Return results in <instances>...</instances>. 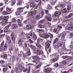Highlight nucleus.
<instances>
[{
    "label": "nucleus",
    "mask_w": 73,
    "mask_h": 73,
    "mask_svg": "<svg viewBox=\"0 0 73 73\" xmlns=\"http://www.w3.org/2000/svg\"><path fill=\"white\" fill-rule=\"evenodd\" d=\"M61 14V12L60 11H56L55 13L54 14V20L55 21H57V20H58V18L59 17V15H60Z\"/></svg>",
    "instance_id": "nucleus-1"
},
{
    "label": "nucleus",
    "mask_w": 73,
    "mask_h": 73,
    "mask_svg": "<svg viewBox=\"0 0 73 73\" xmlns=\"http://www.w3.org/2000/svg\"><path fill=\"white\" fill-rule=\"evenodd\" d=\"M31 12L29 13V14L30 16H33L35 13H36L38 11L37 10H35V8L33 7L31 9L30 11Z\"/></svg>",
    "instance_id": "nucleus-2"
},
{
    "label": "nucleus",
    "mask_w": 73,
    "mask_h": 73,
    "mask_svg": "<svg viewBox=\"0 0 73 73\" xmlns=\"http://www.w3.org/2000/svg\"><path fill=\"white\" fill-rule=\"evenodd\" d=\"M64 7V5L63 4L58 5L55 7V9L57 10L62 9Z\"/></svg>",
    "instance_id": "nucleus-3"
},
{
    "label": "nucleus",
    "mask_w": 73,
    "mask_h": 73,
    "mask_svg": "<svg viewBox=\"0 0 73 73\" xmlns=\"http://www.w3.org/2000/svg\"><path fill=\"white\" fill-rule=\"evenodd\" d=\"M57 55L56 54V57L54 59H52L50 60L51 62H54L56 61H57L58 60V53H56Z\"/></svg>",
    "instance_id": "nucleus-4"
},
{
    "label": "nucleus",
    "mask_w": 73,
    "mask_h": 73,
    "mask_svg": "<svg viewBox=\"0 0 73 73\" xmlns=\"http://www.w3.org/2000/svg\"><path fill=\"white\" fill-rule=\"evenodd\" d=\"M39 36L40 37L44 38H49V37H50L49 35H48L47 34H45L44 35L40 34Z\"/></svg>",
    "instance_id": "nucleus-5"
},
{
    "label": "nucleus",
    "mask_w": 73,
    "mask_h": 73,
    "mask_svg": "<svg viewBox=\"0 0 73 73\" xmlns=\"http://www.w3.org/2000/svg\"><path fill=\"white\" fill-rule=\"evenodd\" d=\"M52 70V68H47L44 70L43 71L46 73H50Z\"/></svg>",
    "instance_id": "nucleus-6"
},
{
    "label": "nucleus",
    "mask_w": 73,
    "mask_h": 73,
    "mask_svg": "<svg viewBox=\"0 0 73 73\" xmlns=\"http://www.w3.org/2000/svg\"><path fill=\"white\" fill-rule=\"evenodd\" d=\"M33 58L34 59H35V60H36V61L34 60L33 62H35V63H36V64H38V62H37V60H40V58H39L38 56H33Z\"/></svg>",
    "instance_id": "nucleus-7"
},
{
    "label": "nucleus",
    "mask_w": 73,
    "mask_h": 73,
    "mask_svg": "<svg viewBox=\"0 0 73 73\" xmlns=\"http://www.w3.org/2000/svg\"><path fill=\"white\" fill-rule=\"evenodd\" d=\"M7 49V44H6L5 46H4V47L1 50L3 51H6Z\"/></svg>",
    "instance_id": "nucleus-8"
},
{
    "label": "nucleus",
    "mask_w": 73,
    "mask_h": 73,
    "mask_svg": "<svg viewBox=\"0 0 73 73\" xmlns=\"http://www.w3.org/2000/svg\"><path fill=\"white\" fill-rule=\"evenodd\" d=\"M43 39L40 38H38L37 40V44H40V41H42Z\"/></svg>",
    "instance_id": "nucleus-9"
},
{
    "label": "nucleus",
    "mask_w": 73,
    "mask_h": 73,
    "mask_svg": "<svg viewBox=\"0 0 73 73\" xmlns=\"http://www.w3.org/2000/svg\"><path fill=\"white\" fill-rule=\"evenodd\" d=\"M23 9V7H20L18 8V11L20 12H23V10H22Z\"/></svg>",
    "instance_id": "nucleus-10"
},
{
    "label": "nucleus",
    "mask_w": 73,
    "mask_h": 73,
    "mask_svg": "<svg viewBox=\"0 0 73 73\" xmlns=\"http://www.w3.org/2000/svg\"><path fill=\"white\" fill-rule=\"evenodd\" d=\"M32 26L31 25H28L26 27L27 29H32Z\"/></svg>",
    "instance_id": "nucleus-11"
},
{
    "label": "nucleus",
    "mask_w": 73,
    "mask_h": 73,
    "mask_svg": "<svg viewBox=\"0 0 73 73\" xmlns=\"http://www.w3.org/2000/svg\"><path fill=\"white\" fill-rule=\"evenodd\" d=\"M31 6L30 7L31 8L32 7H35L36 5L35 4V3L33 2V1H32V2L30 3Z\"/></svg>",
    "instance_id": "nucleus-12"
},
{
    "label": "nucleus",
    "mask_w": 73,
    "mask_h": 73,
    "mask_svg": "<svg viewBox=\"0 0 73 73\" xmlns=\"http://www.w3.org/2000/svg\"><path fill=\"white\" fill-rule=\"evenodd\" d=\"M13 27L14 29H16V28H18V26L16 24H13Z\"/></svg>",
    "instance_id": "nucleus-13"
},
{
    "label": "nucleus",
    "mask_w": 73,
    "mask_h": 73,
    "mask_svg": "<svg viewBox=\"0 0 73 73\" xmlns=\"http://www.w3.org/2000/svg\"><path fill=\"white\" fill-rule=\"evenodd\" d=\"M46 42L47 43H46V48H49V46H50V43H48V40H47V42Z\"/></svg>",
    "instance_id": "nucleus-14"
},
{
    "label": "nucleus",
    "mask_w": 73,
    "mask_h": 73,
    "mask_svg": "<svg viewBox=\"0 0 73 73\" xmlns=\"http://www.w3.org/2000/svg\"><path fill=\"white\" fill-rule=\"evenodd\" d=\"M36 46L38 47V48H40V49H43V47L42 46H41V45L39 44H36Z\"/></svg>",
    "instance_id": "nucleus-15"
},
{
    "label": "nucleus",
    "mask_w": 73,
    "mask_h": 73,
    "mask_svg": "<svg viewBox=\"0 0 73 73\" xmlns=\"http://www.w3.org/2000/svg\"><path fill=\"white\" fill-rule=\"evenodd\" d=\"M37 38V37L35 34H34L33 35V39L34 40H36Z\"/></svg>",
    "instance_id": "nucleus-16"
},
{
    "label": "nucleus",
    "mask_w": 73,
    "mask_h": 73,
    "mask_svg": "<svg viewBox=\"0 0 73 73\" xmlns=\"http://www.w3.org/2000/svg\"><path fill=\"white\" fill-rule=\"evenodd\" d=\"M44 11H42L41 12L40 14V17H41V18H42V17H43V16H44Z\"/></svg>",
    "instance_id": "nucleus-17"
},
{
    "label": "nucleus",
    "mask_w": 73,
    "mask_h": 73,
    "mask_svg": "<svg viewBox=\"0 0 73 73\" xmlns=\"http://www.w3.org/2000/svg\"><path fill=\"white\" fill-rule=\"evenodd\" d=\"M47 8L48 9H52V7H51L50 5L48 4L47 6Z\"/></svg>",
    "instance_id": "nucleus-18"
},
{
    "label": "nucleus",
    "mask_w": 73,
    "mask_h": 73,
    "mask_svg": "<svg viewBox=\"0 0 73 73\" xmlns=\"http://www.w3.org/2000/svg\"><path fill=\"white\" fill-rule=\"evenodd\" d=\"M62 12L63 13H64L68 12V11H67V10H66V9H64L63 10H62Z\"/></svg>",
    "instance_id": "nucleus-19"
},
{
    "label": "nucleus",
    "mask_w": 73,
    "mask_h": 73,
    "mask_svg": "<svg viewBox=\"0 0 73 73\" xmlns=\"http://www.w3.org/2000/svg\"><path fill=\"white\" fill-rule=\"evenodd\" d=\"M2 13L3 15H6L8 14V13L5 11H3L2 12Z\"/></svg>",
    "instance_id": "nucleus-20"
},
{
    "label": "nucleus",
    "mask_w": 73,
    "mask_h": 73,
    "mask_svg": "<svg viewBox=\"0 0 73 73\" xmlns=\"http://www.w3.org/2000/svg\"><path fill=\"white\" fill-rule=\"evenodd\" d=\"M38 25L39 26V27L40 28H44V25H42L39 24Z\"/></svg>",
    "instance_id": "nucleus-21"
},
{
    "label": "nucleus",
    "mask_w": 73,
    "mask_h": 73,
    "mask_svg": "<svg viewBox=\"0 0 73 73\" xmlns=\"http://www.w3.org/2000/svg\"><path fill=\"white\" fill-rule=\"evenodd\" d=\"M3 71L4 72H7V71L8 70L7 68H3Z\"/></svg>",
    "instance_id": "nucleus-22"
},
{
    "label": "nucleus",
    "mask_w": 73,
    "mask_h": 73,
    "mask_svg": "<svg viewBox=\"0 0 73 73\" xmlns=\"http://www.w3.org/2000/svg\"><path fill=\"white\" fill-rule=\"evenodd\" d=\"M54 48L56 49H57L59 47V45L58 44H56L55 45L54 44Z\"/></svg>",
    "instance_id": "nucleus-23"
},
{
    "label": "nucleus",
    "mask_w": 73,
    "mask_h": 73,
    "mask_svg": "<svg viewBox=\"0 0 73 73\" xmlns=\"http://www.w3.org/2000/svg\"><path fill=\"white\" fill-rule=\"evenodd\" d=\"M42 65V63L41 62H40V64L39 65H38L36 66V68H37V69H38V68L41 67Z\"/></svg>",
    "instance_id": "nucleus-24"
},
{
    "label": "nucleus",
    "mask_w": 73,
    "mask_h": 73,
    "mask_svg": "<svg viewBox=\"0 0 73 73\" xmlns=\"http://www.w3.org/2000/svg\"><path fill=\"white\" fill-rule=\"evenodd\" d=\"M46 19L48 20V21H50L51 20V18H50L48 16H46Z\"/></svg>",
    "instance_id": "nucleus-25"
},
{
    "label": "nucleus",
    "mask_w": 73,
    "mask_h": 73,
    "mask_svg": "<svg viewBox=\"0 0 73 73\" xmlns=\"http://www.w3.org/2000/svg\"><path fill=\"white\" fill-rule=\"evenodd\" d=\"M22 70L24 72H27L28 70V68L23 67Z\"/></svg>",
    "instance_id": "nucleus-26"
},
{
    "label": "nucleus",
    "mask_w": 73,
    "mask_h": 73,
    "mask_svg": "<svg viewBox=\"0 0 73 73\" xmlns=\"http://www.w3.org/2000/svg\"><path fill=\"white\" fill-rule=\"evenodd\" d=\"M22 1H19L17 3V5H22Z\"/></svg>",
    "instance_id": "nucleus-27"
},
{
    "label": "nucleus",
    "mask_w": 73,
    "mask_h": 73,
    "mask_svg": "<svg viewBox=\"0 0 73 73\" xmlns=\"http://www.w3.org/2000/svg\"><path fill=\"white\" fill-rule=\"evenodd\" d=\"M70 9H71V7H70V6H67V11H68V12H69V11Z\"/></svg>",
    "instance_id": "nucleus-28"
},
{
    "label": "nucleus",
    "mask_w": 73,
    "mask_h": 73,
    "mask_svg": "<svg viewBox=\"0 0 73 73\" xmlns=\"http://www.w3.org/2000/svg\"><path fill=\"white\" fill-rule=\"evenodd\" d=\"M65 34L64 33H63L62 34V35H61V37L62 38H65Z\"/></svg>",
    "instance_id": "nucleus-29"
},
{
    "label": "nucleus",
    "mask_w": 73,
    "mask_h": 73,
    "mask_svg": "<svg viewBox=\"0 0 73 73\" xmlns=\"http://www.w3.org/2000/svg\"><path fill=\"white\" fill-rule=\"evenodd\" d=\"M8 23V22H3L2 23V25L5 26V25H7V23Z\"/></svg>",
    "instance_id": "nucleus-30"
},
{
    "label": "nucleus",
    "mask_w": 73,
    "mask_h": 73,
    "mask_svg": "<svg viewBox=\"0 0 73 73\" xmlns=\"http://www.w3.org/2000/svg\"><path fill=\"white\" fill-rule=\"evenodd\" d=\"M57 0H53V2L52 3V5H54V4L56 3L57 2Z\"/></svg>",
    "instance_id": "nucleus-31"
},
{
    "label": "nucleus",
    "mask_w": 73,
    "mask_h": 73,
    "mask_svg": "<svg viewBox=\"0 0 73 73\" xmlns=\"http://www.w3.org/2000/svg\"><path fill=\"white\" fill-rule=\"evenodd\" d=\"M73 15V13H70L68 17V18H70V17H72Z\"/></svg>",
    "instance_id": "nucleus-32"
},
{
    "label": "nucleus",
    "mask_w": 73,
    "mask_h": 73,
    "mask_svg": "<svg viewBox=\"0 0 73 73\" xmlns=\"http://www.w3.org/2000/svg\"><path fill=\"white\" fill-rule=\"evenodd\" d=\"M58 40V38H56L53 42L54 44H55L56 43V42H57V41Z\"/></svg>",
    "instance_id": "nucleus-33"
},
{
    "label": "nucleus",
    "mask_w": 73,
    "mask_h": 73,
    "mask_svg": "<svg viewBox=\"0 0 73 73\" xmlns=\"http://www.w3.org/2000/svg\"><path fill=\"white\" fill-rule=\"evenodd\" d=\"M20 52L21 53H23V56L24 57H27V55L23 53L22 51H21Z\"/></svg>",
    "instance_id": "nucleus-34"
},
{
    "label": "nucleus",
    "mask_w": 73,
    "mask_h": 73,
    "mask_svg": "<svg viewBox=\"0 0 73 73\" xmlns=\"http://www.w3.org/2000/svg\"><path fill=\"white\" fill-rule=\"evenodd\" d=\"M71 45H70V47L71 49H73V42H71Z\"/></svg>",
    "instance_id": "nucleus-35"
},
{
    "label": "nucleus",
    "mask_w": 73,
    "mask_h": 73,
    "mask_svg": "<svg viewBox=\"0 0 73 73\" xmlns=\"http://www.w3.org/2000/svg\"><path fill=\"white\" fill-rule=\"evenodd\" d=\"M31 23H33V24H35V23H36V21L35 20H34V19H33V20L32 19L31 20Z\"/></svg>",
    "instance_id": "nucleus-36"
},
{
    "label": "nucleus",
    "mask_w": 73,
    "mask_h": 73,
    "mask_svg": "<svg viewBox=\"0 0 73 73\" xmlns=\"http://www.w3.org/2000/svg\"><path fill=\"white\" fill-rule=\"evenodd\" d=\"M60 46H64V43L62 42L60 44Z\"/></svg>",
    "instance_id": "nucleus-37"
},
{
    "label": "nucleus",
    "mask_w": 73,
    "mask_h": 73,
    "mask_svg": "<svg viewBox=\"0 0 73 73\" xmlns=\"http://www.w3.org/2000/svg\"><path fill=\"white\" fill-rule=\"evenodd\" d=\"M54 67H58V63H55L54 64Z\"/></svg>",
    "instance_id": "nucleus-38"
},
{
    "label": "nucleus",
    "mask_w": 73,
    "mask_h": 73,
    "mask_svg": "<svg viewBox=\"0 0 73 73\" xmlns=\"http://www.w3.org/2000/svg\"><path fill=\"white\" fill-rule=\"evenodd\" d=\"M15 71L16 72V73H18V72H19V70L17 68H16L15 70Z\"/></svg>",
    "instance_id": "nucleus-39"
},
{
    "label": "nucleus",
    "mask_w": 73,
    "mask_h": 73,
    "mask_svg": "<svg viewBox=\"0 0 73 73\" xmlns=\"http://www.w3.org/2000/svg\"><path fill=\"white\" fill-rule=\"evenodd\" d=\"M3 58H5V59H6V58H7V54H5L3 56Z\"/></svg>",
    "instance_id": "nucleus-40"
},
{
    "label": "nucleus",
    "mask_w": 73,
    "mask_h": 73,
    "mask_svg": "<svg viewBox=\"0 0 73 73\" xmlns=\"http://www.w3.org/2000/svg\"><path fill=\"white\" fill-rule=\"evenodd\" d=\"M69 30H70L71 29H73V26H71L68 28V29Z\"/></svg>",
    "instance_id": "nucleus-41"
},
{
    "label": "nucleus",
    "mask_w": 73,
    "mask_h": 73,
    "mask_svg": "<svg viewBox=\"0 0 73 73\" xmlns=\"http://www.w3.org/2000/svg\"><path fill=\"white\" fill-rule=\"evenodd\" d=\"M35 19H36V20H39V19H40L39 15H37Z\"/></svg>",
    "instance_id": "nucleus-42"
},
{
    "label": "nucleus",
    "mask_w": 73,
    "mask_h": 73,
    "mask_svg": "<svg viewBox=\"0 0 73 73\" xmlns=\"http://www.w3.org/2000/svg\"><path fill=\"white\" fill-rule=\"evenodd\" d=\"M18 25L20 27H21V25H22V23L21 22H19L18 23Z\"/></svg>",
    "instance_id": "nucleus-43"
},
{
    "label": "nucleus",
    "mask_w": 73,
    "mask_h": 73,
    "mask_svg": "<svg viewBox=\"0 0 73 73\" xmlns=\"http://www.w3.org/2000/svg\"><path fill=\"white\" fill-rule=\"evenodd\" d=\"M15 3H16V2H15V1H12L11 3V5H13L14 4H15Z\"/></svg>",
    "instance_id": "nucleus-44"
},
{
    "label": "nucleus",
    "mask_w": 73,
    "mask_h": 73,
    "mask_svg": "<svg viewBox=\"0 0 73 73\" xmlns=\"http://www.w3.org/2000/svg\"><path fill=\"white\" fill-rule=\"evenodd\" d=\"M19 68V69H23V67H22V66H21V65H20L18 66Z\"/></svg>",
    "instance_id": "nucleus-45"
},
{
    "label": "nucleus",
    "mask_w": 73,
    "mask_h": 73,
    "mask_svg": "<svg viewBox=\"0 0 73 73\" xmlns=\"http://www.w3.org/2000/svg\"><path fill=\"white\" fill-rule=\"evenodd\" d=\"M63 59H66V58H68V56H64L62 57Z\"/></svg>",
    "instance_id": "nucleus-46"
},
{
    "label": "nucleus",
    "mask_w": 73,
    "mask_h": 73,
    "mask_svg": "<svg viewBox=\"0 0 73 73\" xmlns=\"http://www.w3.org/2000/svg\"><path fill=\"white\" fill-rule=\"evenodd\" d=\"M6 10L8 12H10V11H11V9L9 8H7L6 9Z\"/></svg>",
    "instance_id": "nucleus-47"
},
{
    "label": "nucleus",
    "mask_w": 73,
    "mask_h": 73,
    "mask_svg": "<svg viewBox=\"0 0 73 73\" xmlns=\"http://www.w3.org/2000/svg\"><path fill=\"white\" fill-rule=\"evenodd\" d=\"M12 22L13 23H16V19H13L12 20Z\"/></svg>",
    "instance_id": "nucleus-48"
},
{
    "label": "nucleus",
    "mask_w": 73,
    "mask_h": 73,
    "mask_svg": "<svg viewBox=\"0 0 73 73\" xmlns=\"http://www.w3.org/2000/svg\"><path fill=\"white\" fill-rule=\"evenodd\" d=\"M16 15L18 16V15H20V13L19 12H16L15 13Z\"/></svg>",
    "instance_id": "nucleus-49"
},
{
    "label": "nucleus",
    "mask_w": 73,
    "mask_h": 73,
    "mask_svg": "<svg viewBox=\"0 0 73 73\" xmlns=\"http://www.w3.org/2000/svg\"><path fill=\"white\" fill-rule=\"evenodd\" d=\"M37 51L39 54H41V51L39 50V49H38L37 50Z\"/></svg>",
    "instance_id": "nucleus-50"
},
{
    "label": "nucleus",
    "mask_w": 73,
    "mask_h": 73,
    "mask_svg": "<svg viewBox=\"0 0 73 73\" xmlns=\"http://www.w3.org/2000/svg\"><path fill=\"white\" fill-rule=\"evenodd\" d=\"M15 58H16V57L15 56H13V61H15Z\"/></svg>",
    "instance_id": "nucleus-51"
},
{
    "label": "nucleus",
    "mask_w": 73,
    "mask_h": 73,
    "mask_svg": "<svg viewBox=\"0 0 73 73\" xmlns=\"http://www.w3.org/2000/svg\"><path fill=\"white\" fill-rule=\"evenodd\" d=\"M9 30L8 29H5V30H4V32L7 33V32H8L9 31Z\"/></svg>",
    "instance_id": "nucleus-52"
},
{
    "label": "nucleus",
    "mask_w": 73,
    "mask_h": 73,
    "mask_svg": "<svg viewBox=\"0 0 73 73\" xmlns=\"http://www.w3.org/2000/svg\"><path fill=\"white\" fill-rule=\"evenodd\" d=\"M0 63L1 64H3L4 63V61H0Z\"/></svg>",
    "instance_id": "nucleus-53"
},
{
    "label": "nucleus",
    "mask_w": 73,
    "mask_h": 73,
    "mask_svg": "<svg viewBox=\"0 0 73 73\" xmlns=\"http://www.w3.org/2000/svg\"><path fill=\"white\" fill-rule=\"evenodd\" d=\"M21 42V40H20L18 41V44H20Z\"/></svg>",
    "instance_id": "nucleus-54"
},
{
    "label": "nucleus",
    "mask_w": 73,
    "mask_h": 73,
    "mask_svg": "<svg viewBox=\"0 0 73 73\" xmlns=\"http://www.w3.org/2000/svg\"><path fill=\"white\" fill-rule=\"evenodd\" d=\"M7 66L8 65H7V64L3 65H2V67H7Z\"/></svg>",
    "instance_id": "nucleus-55"
},
{
    "label": "nucleus",
    "mask_w": 73,
    "mask_h": 73,
    "mask_svg": "<svg viewBox=\"0 0 73 73\" xmlns=\"http://www.w3.org/2000/svg\"><path fill=\"white\" fill-rule=\"evenodd\" d=\"M4 42L3 41L1 44V46H3L4 45Z\"/></svg>",
    "instance_id": "nucleus-56"
},
{
    "label": "nucleus",
    "mask_w": 73,
    "mask_h": 73,
    "mask_svg": "<svg viewBox=\"0 0 73 73\" xmlns=\"http://www.w3.org/2000/svg\"><path fill=\"white\" fill-rule=\"evenodd\" d=\"M39 5H44V3H41V2H40L39 3Z\"/></svg>",
    "instance_id": "nucleus-57"
},
{
    "label": "nucleus",
    "mask_w": 73,
    "mask_h": 73,
    "mask_svg": "<svg viewBox=\"0 0 73 73\" xmlns=\"http://www.w3.org/2000/svg\"><path fill=\"white\" fill-rule=\"evenodd\" d=\"M40 23H42L44 22V20H41L40 21Z\"/></svg>",
    "instance_id": "nucleus-58"
},
{
    "label": "nucleus",
    "mask_w": 73,
    "mask_h": 73,
    "mask_svg": "<svg viewBox=\"0 0 73 73\" xmlns=\"http://www.w3.org/2000/svg\"><path fill=\"white\" fill-rule=\"evenodd\" d=\"M62 63L63 64H66V62L64 61H63L62 62Z\"/></svg>",
    "instance_id": "nucleus-59"
},
{
    "label": "nucleus",
    "mask_w": 73,
    "mask_h": 73,
    "mask_svg": "<svg viewBox=\"0 0 73 73\" xmlns=\"http://www.w3.org/2000/svg\"><path fill=\"white\" fill-rule=\"evenodd\" d=\"M29 36H33L32 33H29Z\"/></svg>",
    "instance_id": "nucleus-60"
},
{
    "label": "nucleus",
    "mask_w": 73,
    "mask_h": 73,
    "mask_svg": "<svg viewBox=\"0 0 73 73\" xmlns=\"http://www.w3.org/2000/svg\"><path fill=\"white\" fill-rule=\"evenodd\" d=\"M46 13L47 15V14H48L49 11H48V10H46Z\"/></svg>",
    "instance_id": "nucleus-61"
},
{
    "label": "nucleus",
    "mask_w": 73,
    "mask_h": 73,
    "mask_svg": "<svg viewBox=\"0 0 73 73\" xmlns=\"http://www.w3.org/2000/svg\"><path fill=\"white\" fill-rule=\"evenodd\" d=\"M38 31H39V32H44V30H42L41 29H39Z\"/></svg>",
    "instance_id": "nucleus-62"
},
{
    "label": "nucleus",
    "mask_w": 73,
    "mask_h": 73,
    "mask_svg": "<svg viewBox=\"0 0 73 73\" xmlns=\"http://www.w3.org/2000/svg\"><path fill=\"white\" fill-rule=\"evenodd\" d=\"M58 28H60V29H61L62 28V27H61V26H60V25H58Z\"/></svg>",
    "instance_id": "nucleus-63"
},
{
    "label": "nucleus",
    "mask_w": 73,
    "mask_h": 73,
    "mask_svg": "<svg viewBox=\"0 0 73 73\" xmlns=\"http://www.w3.org/2000/svg\"><path fill=\"white\" fill-rule=\"evenodd\" d=\"M28 55H30L31 54V51H28L27 52Z\"/></svg>",
    "instance_id": "nucleus-64"
}]
</instances>
